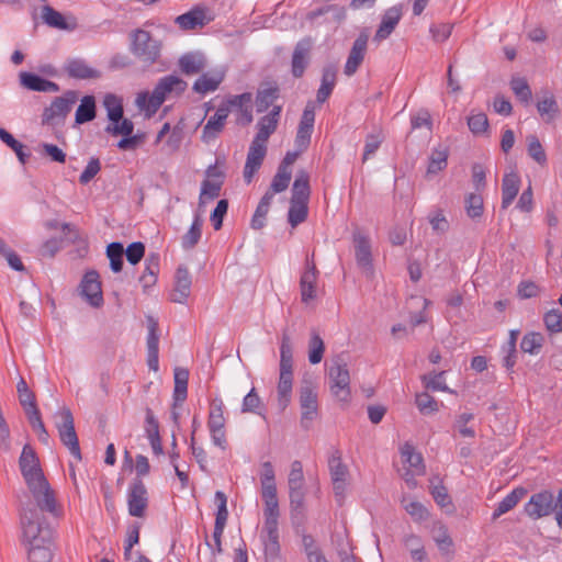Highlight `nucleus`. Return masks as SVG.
Wrapping results in <instances>:
<instances>
[{
	"label": "nucleus",
	"instance_id": "72a5a7b5",
	"mask_svg": "<svg viewBox=\"0 0 562 562\" xmlns=\"http://www.w3.org/2000/svg\"><path fill=\"white\" fill-rule=\"evenodd\" d=\"M336 86V68L334 66H326L323 69L321 86L317 90L316 100L318 103H324L331 94Z\"/></svg>",
	"mask_w": 562,
	"mask_h": 562
},
{
	"label": "nucleus",
	"instance_id": "a18cd8bd",
	"mask_svg": "<svg viewBox=\"0 0 562 562\" xmlns=\"http://www.w3.org/2000/svg\"><path fill=\"white\" fill-rule=\"evenodd\" d=\"M104 108L108 112V117L111 122L117 123L123 117L122 99L115 94H106L103 101Z\"/></svg>",
	"mask_w": 562,
	"mask_h": 562
},
{
	"label": "nucleus",
	"instance_id": "2f4dec72",
	"mask_svg": "<svg viewBox=\"0 0 562 562\" xmlns=\"http://www.w3.org/2000/svg\"><path fill=\"white\" fill-rule=\"evenodd\" d=\"M228 103L239 111V121L243 124L252 122V94L250 92L234 95L228 100Z\"/></svg>",
	"mask_w": 562,
	"mask_h": 562
},
{
	"label": "nucleus",
	"instance_id": "49530a36",
	"mask_svg": "<svg viewBox=\"0 0 562 562\" xmlns=\"http://www.w3.org/2000/svg\"><path fill=\"white\" fill-rule=\"evenodd\" d=\"M16 391L19 395V401L25 413H29L31 409H36V402L34 393L29 389L25 380L23 378L16 384Z\"/></svg>",
	"mask_w": 562,
	"mask_h": 562
},
{
	"label": "nucleus",
	"instance_id": "e2e57ef3",
	"mask_svg": "<svg viewBox=\"0 0 562 562\" xmlns=\"http://www.w3.org/2000/svg\"><path fill=\"white\" fill-rule=\"evenodd\" d=\"M0 139L7 144L18 156L22 164L26 162L29 155L24 151V145L16 140L8 131L0 128Z\"/></svg>",
	"mask_w": 562,
	"mask_h": 562
},
{
	"label": "nucleus",
	"instance_id": "4be33fe9",
	"mask_svg": "<svg viewBox=\"0 0 562 562\" xmlns=\"http://www.w3.org/2000/svg\"><path fill=\"white\" fill-rule=\"evenodd\" d=\"M229 110L226 106H220L203 127L201 139L209 144L213 142L224 130Z\"/></svg>",
	"mask_w": 562,
	"mask_h": 562
},
{
	"label": "nucleus",
	"instance_id": "6ab92c4d",
	"mask_svg": "<svg viewBox=\"0 0 562 562\" xmlns=\"http://www.w3.org/2000/svg\"><path fill=\"white\" fill-rule=\"evenodd\" d=\"M402 15V5L400 4L393 5L385 10L382 15L381 23L373 36V41L381 43L382 41L386 40L400 23Z\"/></svg>",
	"mask_w": 562,
	"mask_h": 562
},
{
	"label": "nucleus",
	"instance_id": "09e8293b",
	"mask_svg": "<svg viewBox=\"0 0 562 562\" xmlns=\"http://www.w3.org/2000/svg\"><path fill=\"white\" fill-rule=\"evenodd\" d=\"M432 538L436 542L438 549L443 554H449L451 552L452 540L448 533V530L445 525L437 524L432 529Z\"/></svg>",
	"mask_w": 562,
	"mask_h": 562
},
{
	"label": "nucleus",
	"instance_id": "bf43d9fd",
	"mask_svg": "<svg viewBox=\"0 0 562 562\" xmlns=\"http://www.w3.org/2000/svg\"><path fill=\"white\" fill-rule=\"evenodd\" d=\"M289 490L305 488L303 465L301 461H293L288 476Z\"/></svg>",
	"mask_w": 562,
	"mask_h": 562
},
{
	"label": "nucleus",
	"instance_id": "8fccbe9b",
	"mask_svg": "<svg viewBox=\"0 0 562 562\" xmlns=\"http://www.w3.org/2000/svg\"><path fill=\"white\" fill-rule=\"evenodd\" d=\"M325 351V345L321 336L313 331L308 341V361L317 364L322 361Z\"/></svg>",
	"mask_w": 562,
	"mask_h": 562
},
{
	"label": "nucleus",
	"instance_id": "c85d7f7f",
	"mask_svg": "<svg viewBox=\"0 0 562 562\" xmlns=\"http://www.w3.org/2000/svg\"><path fill=\"white\" fill-rule=\"evenodd\" d=\"M353 243L358 266H360L362 269L367 271H370L372 268L371 246L368 237L363 235L361 232H356L353 234Z\"/></svg>",
	"mask_w": 562,
	"mask_h": 562
},
{
	"label": "nucleus",
	"instance_id": "052dcab7",
	"mask_svg": "<svg viewBox=\"0 0 562 562\" xmlns=\"http://www.w3.org/2000/svg\"><path fill=\"white\" fill-rule=\"evenodd\" d=\"M402 505L407 514H409L415 520L422 521L428 517V510L426 507L415 499L403 497Z\"/></svg>",
	"mask_w": 562,
	"mask_h": 562
},
{
	"label": "nucleus",
	"instance_id": "f257e3e1",
	"mask_svg": "<svg viewBox=\"0 0 562 562\" xmlns=\"http://www.w3.org/2000/svg\"><path fill=\"white\" fill-rule=\"evenodd\" d=\"M261 497L263 501V527L260 539L263 544L266 562H276L280 555L279 543V501L277 495L276 473L270 461L261 463Z\"/></svg>",
	"mask_w": 562,
	"mask_h": 562
},
{
	"label": "nucleus",
	"instance_id": "4c0bfd02",
	"mask_svg": "<svg viewBox=\"0 0 562 562\" xmlns=\"http://www.w3.org/2000/svg\"><path fill=\"white\" fill-rule=\"evenodd\" d=\"M95 117V100L92 95H86L81 99L76 110L75 121L77 124H83Z\"/></svg>",
	"mask_w": 562,
	"mask_h": 562
},
{
	"label": "nucleus",
	"instance_id": "c03bdc74",
	"mask_svg": "<svg viewBox=\"0 0 562 562\" xmlns=\"http://www.w3.org/2000/svg\"><path fill=\"white\" fill-rule=\"evenodd\" d=\"M448 155L449 153L446 147L439 146L434 148L429 157L428 173H437L443 170L447 167Z\"/></svg>",
	"mask_w": 562,
	"mask_h": 562
},
{
	"label": "nucleus",
	"instance_id": "a211bd4d",
	"mask_svg": "<svg viewBox=\"0 0 562 562\" xmlns=\"http://www.w3.org/2000/svg\"><path fill=\"white\" fill-rule=\"evenodd\" d=\"M65 72L74 79L88 80L99 79L102 72L92 67L86 59L82 58H70L65 63Z\"/></svg>",
	"mask_w": 562,
	"mask_h": 562
},
{
	"label": "nucleus",
	"instance_id": "603ef678",
	"mask_svg": "<svg viewBox=\"0 0 562 562\" xmlns=\"http://www.w3.org/2000/svg\"><path fill=\"white\" fill-rule=\"evenodd\" d=\"M124 248L121 243H111L106 247V256L110 260V267L113 272H120L123 267Z\"/></svg>",
	"mask_w": 562,
	"mask_h": 562
},
{
	"label": "nucleus",
	"instance_id": "774afa93",
	"mask_svg": "<svg viewBox=\"0 0 562 562\" xmlns=\"http://www.w3.org/2000/svg\"><path fill=\"white\" fill-rule=\"evenodd\" d=\"M473 418L474 415L468 412H464L457 417L454 428L462 437L473 438L475 436V430L468 426V423L473 420Z\"/></svg>",
	"mask_w": 562,
	"mask_h": 562
},
{
	"label": "nucleus",
	"instance_id": "0e129e2a",
	"mask_svg": "<svg viewBox=\"0 0 562 562\" xmlns=\"http://www.w3.org/2000/svg\"><path fill=\"white\" fill-rule=\"evenodd\" d=\"M510 88L515 95L522 102L528 104L531 99V89L524 78H513Z\"/></svg>",
	"mask_w": 562,
	"mask_h": 562
},
{
	"label": "nucleus",
	"instance_id": "c9c22d12",
	"mask_svg": "<svg viewBox=\"0 0 562 562\" xmlns=\"http://www.w3.org/2000/svg\"><path fill=\"white\" fill-rule=\"evenodd\" d=\"M176 23L181 30H194L205 24V14L201 9H192L189 12L176 18Z\"/></svg>",
	"mask_w": 562,
	"mask_h": 562
},
{
	"label": "nucleus",
	"instance_id": "ddd939ff",
	"mask_svg": "<svg viewBox=\"0 0 562 562\" xmlns=\"http://www.w3.org/2000/svg\"><path fill=\"white\" fill-rule=\"evenodd\" d=\"M19 467L26 485L45 479L38 458L30 445L23 447L19 459Z\"/></svg>",
	"mask_w": 562,
	"mask_h": 562
},
{
	"label": "nucleus",
	"instance_id": "39448f33",
	"mask_svg": "<svg viewBox=\"0 0 562 562\" xmlns=\"http://www.w3.org/2000/svg\"><path fill=\"white\" fill-rule=\"evenodd\" d=\"M26 486L31 493L35 507H33L31 504H21L20 508L22 506H30L38 514L47 513L54 517L60 515L61 508L58 505L56 494L50 487L46 477L40 481H35L32 484H27Z\"/></svg>",
	"mask_w": 562,
	"mask_h": 562
},
{
	"label": "nucleus",
	"instance_id": "412c9836",
	"mask_svg": "<svg viewBox=\"0 0 562 562\" xmlns=\"http://www.w3.org/2000/svg\"><path fill=\"white\" fill-rule=\"evenodd\" d=\"M267 153V145L251 142L244 167V179L247 183L252 181L254 175L262 165Z\"/></svg>",
	"mask_w": 562,
	"mask_h": 562
},
{
	"label": "nucleus",
	"instance_id": "58836bf2",
	"mask_svg": "<svg viewBox=\"0 0 562 562\" xmlns=\"http://www.w3.org/2000/svg\"><path fill=\"white\" fill-rule=\"evenodd\" d=\"M203 221L199 214L193 218L189 231L181 238V246L183 249L189 250L195 247L202 236Z\"/></svg>",
	"mask_w": 562,
	"mask_h": 562
},
{
	"label": "nucleus",
	"instance_id": "cd10ccee",
	"mask_svg": "<svg viewBox=\"0 0 562 562\" xmlns=\"http://www.w3.org/2000/svg\"><path fill=\"white\" fill-rule=\"evenodd\" d=\"M178 65L184 75L192 76L205 69L206 58L200 52H190L179 58Z\"/></svg>",
	"mask_w": 562,
	"mask_h": 562
},
{
	"label": "nucleus",
	"instance_id": "6e6d98bb",
	"mask_svg": "<svg viewBox=\"0 0 562 562\" xmlns=\"http://www.w3.org/2000/svg\"><path fill=\"white\" fill-rule=\"evenodd\" d=\"M25 414L27 416L31 427L33 428V430L35 432H37L38 439L42 442L47 445L48 440H49V435H48V432L45 428V425L42 420L41 413H40L38 408L31 409L29 413H25Z\"/></svg>",
	"mask_w": 562,
	"mask_h": 562
},
{
	"label": "nucleus",
	"instance_id": "aec40b11",
	"mask_svg": "<svg viewBox=\"0 0 562 562\" xmlns=\"http://www.w3.org/2000/svg\"><path fill=\"white\" fill-rule=\"evenodd\" d=\"M318 271L313 260L306 259L305 269L300 279L302 302L308 303L316 296V282Z\"/></svg>",
	"mask_w": 562,
	"mask_h": 562
},
{
	"label": "nucleus",
	"instance_id": "f8f14e48",
	"mask_svg": "<svg viewBox=\"0 0 562 562\" xmlns=\"http://www.w3.org/2000/svg\"><path fill=\"white\" fill-rule=\"evenodd\" d=\"M300 407L301 425L308 429L318 414L317 392L311 383H306L300 389Z\"/></svg>",
	"mask_w": 562,
	"mask_h": 562
},
{
	"label": "nucleus",
	"instance_id": "3c124183",
	"mask_svg": "<svg viewBox=\"0 0 562 562\" xmlns=\"http://www.w3.org/2000/svg\"><path fill=\"white\" fill-rule=\"evenodd\" d=\"M305 488L289 490L290 510L292 517L302 516L305 509Z\"/></svg>",
	"mask_w": 562,
	"mask_h": 562
},
{
	"label": "nucleus",
	"instance_id": "0eeeda50",
	"mask_svg": "<svg viewBox=\"0 0 562 562\" xmlns=\"http://www.w3.org/2000/svg\"><path fill=\"white\" fill-rule=\"evenodd\" d=\"M56 428L59 434L61 442L68 448L71 456L77 460H81V452L79 447V440L75 430L74 417L70 409L66 406L59 407L55 414Z\"/></svg>",
	"mask_w": 562,
	"mask_h": 562
},
{
	"label": "nucleus",
	"instance_id": "c756f323",
	"mask_svg": "<svg viewBox=\"0 0 562 562\" xmlns=\"http://www.w3.org/2000/svg\"><path fill=\"white\" fill-rule=\"evenodd\" d=\"M520 188V177L516 171L505 173L502 183V207L507 209L517 196Z\"/></svg>",
	"mask_w": 562,
	"mask_h": 562
},
{
	"label": "nucleus",
	"instance_id": "9d476101",
	"mask_svg": "<svg viewBox=\"0 0 562 562\" xmlns=\"http://www.w3.org/2000/svg\"><path fill=\"white\" fill-rule=\"evenodd\" d=\"M225 405L221 398H214L210 406L207 428L210 431L211 440L214 446L222 450L227 449L225 424L224 417Z\"/></svg>",
	"mask_w": 562,
	"mask_h": 562
},
{
	"label": "nucleus",
	"instance_id": "5fc2aeb1",
	"mask_svg": "<svg viewBox=\"0 0 562 562\" xmlns=\"http://www.w3.org/2000/svg\"><path fill=\"white\" fill-rule=\"evenodd\" d=\"M307 203L290 201L288 221L292 227H296L299 224L303 223L307 217Z\"/></svg>",
	"mask_w": 562,
	"mask_h": 562
},
{
	"label": "nucleus",
	"instance_id": "de8ad7c7",
	"mask_svg": "<svg viewBox=\"0 0 562 562\" xmlns=\"http://www.w3.org/2000/svg\"><path fill=\"white\" fill-rule=\"evenodd\" d=\"M214 499L217 505L214 527L217 529L218 532L220 529L225 528L228 518L227 497L222 491H217L215 493Z\"/></svg>",
	"mask_w": 562,
	"mask_h": 562
},
{
	"label": "nucleus",
	"instance_id": "f03ea898",
	"mask_svg": "<svg viewBox=\"0 0 562 562\" xmlns=\"http://www.w3.org/2000/svg\"><path fill=\"white\" fill-rule=\"evenodd\" d=\"M22 543L30 562H50L54 557V531L45 524L41 514L30 506L19 509Z\"/></svg>",
	"mask_w": 562,
	"mask_h": 562
},
{
	"label": "nucleus",
	"instance_id": "7ed1b4c3",
	"mask_svg": "<svg viewBox=\"0 0 562 562\" xmlns=\"http://www.w3.org/2000/svg\"><path fill=\"white\" fill-rule=\"evenodd\" d=\"M186 88V81L178 76L169 75L159 79L151 93L147 91L137 93L135 103L140 111H145L146 116L150 117L159 110L169 94L172 92L179 94Z\"/></svg>",
	"mask_w": 562,
	"mask_h": 562
},
{
	"label": "nucleus",
	"instance_id": "a878e982",
	"mask_svg": "<svg viewBox=\"0 0 562 562\" xmlns=\"http://www.w3.org/2000/svg\"><path fill=\"white\" fill-rule=\"evenodd\" d=\"M312 47V42L308 38L300 41L292 55V75L295 78L303 76L305 68L308 64V54Z\"/></svg>",
	"mask_w": 562,
	"mask_h": 562
},
{
	"label": "nucleus",
	"instance_id": "37998d69",
	"mask_svg": "<svg viewBox=\"0 0 562 562\" xmlns=\"http://www.w3.org/2000/svg\"><path fill=\"white\" fill-rule=\"evenodd\" d=\"M291 178L292 171H286L284 168L278 167L277 173L274 175L270 188L266 194H270L271 198H273L276 193L285 191L290 184Z\"/></svg>",
	"mask_w": 562,
	"mask_h": 562
},
{
	"label": "nucleus",
	"instance_id": "f3484780",
	"mask_svg": "<svg viewBox=\"0 0 562 562\" xmlns=\"http://www.w3.org/2000/svg\"><path fill=\"white\" fill-rule=\"evenodd\" d=\"M328 468L331 476L335 495L341 497L346 488L348 469L341 461V453L339 450H334L331 452L328 459Z\"/></svg>",
	"mask_w": 562,
	"mask_h": 562
},
{
	"label": "nucleus",
	"instance_id": "473e14b6",
	"mask_svg": "<svg viewBox=\"0 0 562 562\" xmlns=\"http://www.w3.org/2000/svg\"><path fill=\"white\" fill-rule=\"evenodd\" d=\"M311 194L310 189V176L306 171L301 170L293 182L292 186V202H303L307 203Z\"/></svg>",
	"mask_w": 562,
	"mask_h": 562
},
{
	"label": "nucleus",
	"instance_id": "dca6fc26",
	"mask_svg": "<svg viewBox=\"0 0 562 562\" xmlns=\"http://www.w3.org/2000/svg\"><path fill=\"white\" fill-rule=\"evenodd\" d=\"M80 291L91 306L99 307L103 304L101 282L97 271L91 270L83 276Z\"/></svg>",
	"mask_w": 562,
	"mask_h": 562
},
{
	"label": "nucleus",
	"instance_id": "9b49d317",
	"mask_svg": "<svg viewBox=\"0 0 562 562\" xmlns=\"http://www.w3.org/2000/svg\"><path fill=\"white\" fill-rule=\"evenodd\" d=\"M128 514L142 518L148 507V492L144 482L135 479L128 485L126 493Z\"/></svg>",
	"mask_w": 562,
	"mask_h": 562
},
{
	"label": "nucleus",
	"instance_id": "f704fd0d",
	"mask_svg": "<svg viewBox=\"0 0 562 562\" xmlns=\"http://www.w3.org/2000/svg\"><path fill=\"white\" fill-rule=\"evenodd\" d=\"M526 490L524 487H516L509 494H507L496 506L493 513V519L501 517L502 515L512 510L519 501L525 496Z\"/></svg>",
	"mask_w": 562,
	"mask_h": 562
},
{
	"label": "nucleus",
	"instance_id": "b1692460",
	"mask_svg": "<svg viewBox=\"0 0 562 562\" xmlns=\"http://www.w3.org/2000/svg\"><path fill=\"white\" fill-rule=\"evenodd\" d=\"M20 85L31 91L37 92H58L59 86L50 80L44 79L38 75L22 71L19 75Z\"/></svg>",
	"mask_w": 562,
	"mask_h": 562
},
{
	"label": "nucleus",
	"instance_id": "e433bc0d",
	"mask_svg": "<svg viewBox=\"0 0 562 562\" xmlns=\"http://www.w3.org/2000/svg\"><path fill=\"white\" fill-rule=\"evenodd\" d=\"M405 549L409 552L411 558L414 562H425L427 553L424 548V543L420 537L416 535H407L403 539Z\"/></svg>",
	"mask_w": 562,
	"mask_h": 562
},
{
	"label": "nucleus",
	"instance_id": "ea45409f",
	"mask_svg": "<svg viewBox=\"0 0 562 562\" xmlns=\"http://www.w3.org/2000/svg\"><path fill=\"white\" fill-rule=\"evenodd\" d=\"M279 98V89L276 86L261 88L256 97V110L258 113L267 111L273 102Z\"/></svg>",
	"mask_w": 562,
	"mask_h": 562
},
{
	"label": "nucleus",
	"instance_id": "79ce46f5",
	"mask_svg": "<svg viewBox=\"0 0 562 562\" xmlns=\"http://www.w3.org/2000/svg\"><path fill=\"white\" fill-rule=\"evenodd\" d=\"M537 110L546 122L553 121L559 113L558 103L551 93H547L541 100L538 101Z\"/></svg>",
	"mask_w": 562,
	"mask_h": 562
},
{
	"label": "nucleus",
	"instance_id": "7c9ffc66",
	"mask_svg": "<svg viewBox=\"0 0 562 562\" xmlns=\"http://www.w3.org/2000/svg\"><path fill=\"white\" fill-rule=\"evenodd\" d=\"M403 463L408 465L407 471L413 475H422L425 472V464L423 457L411 443H404L401 448Z\"/></svg>",
	"mask_w": 562,
	"mask_h": 562
},
{
	"label": "nucleus",
	"instance_id": "13d9d810",
	"mask_svg": "<svg viewBox=\"0 0 562 562\" xmlns=\"http://www.w3.org/2000/svg\"><path fill=\"white\" fill-rule=\"evenodd\" d=\"M222 183L218 181L204 180L201 186L199 206L202 207L207 201L220 195Z\"/></svg>",
	"mask_w": 562,
	"mask_h": 562
},
{
	"label": "nucleus",
	"instance_id": "423d86ee",
	"mask_svg": "<svg viewBox=\"0 0 562 562\" xmlns=\"http://www.w3.org/2000/svg\"><path fill=\"white\" fill-rule=\"evenodd\" d=\"M131 52L134 56L146 64H155L161 52V42L154 38L148 31L143 29L134 30L131 35Z\"/></svg>",
	"mask_w": 562,
	"mask_h": 562
},
{
	"label": "nucleus",
	"instance_id": "1a4fd4ad",
	"mask_svg": "<svg viewBox=\"0 0 562 562\" xmlns=\"http://www.w3.org/2000/svg\"><path fill=\"white\" fill-rule=\"evenodd\" d=\"M78 99V92L75 90H67L60 97L55 98L43 111V123L53 125L64 122Z\"/></svg>",
	"mask_w": 562,
	"mask_h": 562
},
{
	"label": "nucleus",
	"instance_id": "4468645a",
	"mask_svg": "<svg viewBox=\"0 0 562 562\" xmlns=\"http://www.w3.org/2000/svg\"><path fill=\"white\" fill-rule=\"evenodd\" d=\"M554 510V495L550 491L535 493L525 505L526 514L532 519L549 516Z\"/></svg>",
	"mask_w": 562,
	"mask_h": 562
},
{
	"label": "nucleus",
	"instance_id": "864d4df0",
	"mask_svg": "<svg viewBox=\"0 0 562 562\" xmlns=\"http://www.w3.org/2000/svg\"><path fill=\"white\" fill-rule=\"evenodd\" d=\"M544 338L540 333L526 334L520 342V348L524 352L537 355L543 345Z\"/></svg>",
	"mask_w": 562,
	"mask_h": 562
},
{
	"label": "nucleus",
	"instance_id": "4d7b16f0",
	"mask_svg": "<svg viewBox=\"0 0 562 562\" xmlns=\"http://www.w3.org/2000/svg\"><path fill=\"white\" fill-rule=\"evenodd\" d=\"M464 207L469 217L473 220L481 217L484 211L483 198L480 193L468 194L464 200Z\"/></svg>",
	"mask_w": 562,
	"mask_h": 562
},
{
	"label": "nucleus",
	"instance_id": "680f3d73",
	"mask_svg": "<svg viewBox=\"0 0 562 562\" xmlns=\"http://www.w3.org/2000/svg\"><path fill=\"white\" fill-rule=\"evenodd\" d=\"M42 18L44 22L52 27H56L59 30L67 29V23L63 14L49 5L43 7Z\"/></svg>",
	"mask_w": 562,
	"mask_h": 562
},
{
	"label": "nucleus",
	"instance_id": "6e6552de",
	"mask_svg": "<svg viewBox=\"0 0 562 562\" xmlns=\"http://www.w3.org/2000/svg\"><path fill=\"white\" fill-rule=\"evenodd\" d=\"M329 389L338 401L348 403L350 400V374L347 364L335 360L328 368Z\"/></svg>",
	"mask_w": 562,
	"mask_h": 562
},
{
	"label": "nucleus",
	"instance_id": "a19ab883",
	"mask_svg": "<svg viewBox=\"0 0 562 562\" xmlns=\"http://www.w3.org/2000/svg\"><path fill=\"white\" fill-rule=\"evenodd\" d=\"M188 380L189 372L186 369L177 368L175 370V390L173 400L176 404H181L186 401L188 394Z\"/></svg>",
	"mask_w": 562,
	"mask_h": 562
},
{
	"label": "nucleus",
	"instance_id": "2eb2a0df",
	"mask_svg": "<svg viewBox=\"0 0 562 562\" xmlns=\"http://www.w3.org/2000/svg\"><path fill=\"white\" fill-rule=\"evenodd\" d=\"M368 41L369 33L367 30L362 31L355 40L344 66V74L347 77L353 76L363 63L368 49Z\"/></svg>",
	"mask_w": 562,
	"mask_h": 562
},
{
	"label": "nucleus",
	"instance_id": "69168bd1",
	"mask_svg": "<svg viewBox=\"0 0 562 562\" xmlns=\"http://www.w3.org/2000/svg\"><path fill=\"white\" fill-rule=\"evenodd\" d=\"M528 140V155L536 160L540 165H544L547 162L546 151L539 142L538 137L535 135H530L527 137Z\"/></svg>",
	"mask_w": 562,
	"mask_h": 562
},
{
	"label": "nucleus",
	"instance_id": "338daca9",
	"mask_svg": "<svg viewBox=\"0 0 562 562\" xmlns=\"http://www.w3.org/2000/svg\"><path fill=\"white\" fill-rule=\"evenodd\" d=\"M415 404L422 414H432L438 412V403L426 392L416 395Z\"/></svg>",
	"mask_w": 562,
	"mask_h": 562
},
{
	"label": "nucleus",
	"instance_id": "20e7f679",
	"mask_svg": "<svg viewBox=\"0 0 562 562\" xmlns=\"http://www.w3.org/2000/svg\"><path fill=\"white\" fill-rule=\"evenodd\" d=\"M279 367L278 404L281 409H285L291 402L293 387V351L290 336L286 333L282 335Z\"/></svg>",
	"mask_w": 562,
	"mask_h": 562
},
{
	"label": "nucleus",
	"instance_id": "5701e85b",
	"mask_svg": "<svg viewBox=\"0 0 562 562\" xmlns=\"http://www.w3.org/2000/svg\"><path fill=\"white\" fill-rule=\"evenodd\" d=\"M191 276L186 267H179L175 276V289L170 295V300L175 303L183 304L191 292Z\"/></svg>",
	"mask_w": 562,
	"mask_h": 562
},
{
	"label": "nucleus",
	"instance_id": "393cba45",
	"mask_svg": "<svg viewBox=\"0 0 562 562\" xmlns=\"http://www.w3.org/2000/svg\"><path fill=\"white\" fill-rule=\"evenodd\" d=\"M281 106H273L271 112L258 122V132L252 142L267 145L268 138L276 131Z\"/></svg>",
	"mask_w": 562,
	"mask_h": 562
},
{
	"label": "nucleus",
	"instance_id": "bb28decb",
	"mask_svg": "<svg viewBox=\"0 0 562 562\" xmlns=\"http://www.w3.org/2000/svg\"><path fill=\"white\" fill-rule=\"evenodd\" d=\"M225 77L222 69H215L202 74L193 83V90L200 94L215 91Z\"/></svg>",
	"mask_w": 562,
	"mask_h": 562
}]
</instances>
